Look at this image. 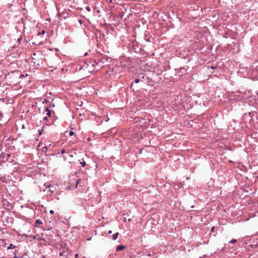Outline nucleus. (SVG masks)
<instances>
[{"label":"nucleus","mask_w":258,"mask_h":258,"mask_svg":"<svg viewBox=\"0 0 258 258\" xmlns=\"http://www.w3.org/2000/svg\"><path fill=\"white\" fill-rule=\"evenodd\" d=\"M237 241L236 239H232L229 241V243H234Z\"/></svg>","instance_id":"f8f14e48"},{"label":"nucleus","mask_w":258,"mask_h":258,"mask_svg":"<svg viewBox=\"0 0 258 258\" xmlns=\"http://www.w3.org/2000/svg\"><path fill=\"white\" fill-rule=\"evenodd\" d=\"M14 254H15V256L13 258H23V256H21V257L17 256L16 253H14Z\"/></svg>","instance_id":"a211bd4d"},{"label":"nucleus","mask_w":258,"mask_h":258,"mask_svg":"<svg viewBox=\"0 0 258 258\" xmlns=\"http://www.w3.org/2000/svg\"><path fill=\"white\" fill-rule=\"evenodd\" d=\"M41 32L44 33V32H45V30H43Z\"/></svg>","instance_id":"a878e982"},{"label":"nucleus","mask_w":258,"mask_h":258,"mask_svg":"<svg viewBox=\"0 0 258 258\" xmlns=\"http://www.w3.org/2000/svg\"><path fill=\"white\" fill-rule=\"evenodd\" d=\"M140 82V80L138 79H136L135 81L134 82L135 83L137 84Z\"/></svg>","instance_id":"2eb2a0df"},{"label":"nucleus","mask_w":258,"mask_h":258,"mask_svg":"<svg viewBox=\"0 0 258 258\" xmlns=\"http://www.w3.org/2000/svg\"><path fill=\"white\" fill-rule=\"evenodd\" d=\"M50 214H53L54 213V211L53 210H50L49 212Z\"/></svg>","instance_id":"412c9836"},{"label":"nucleus","mask_w":258,"mask_h":258,"mask_svg":"<svg viewBox=\"0 0 258 258\" xmlns=\"http://www.w3.org/2000/svg\"><path fill=\"white\" fill-rule=\"evenodd\" d=\"M119 235V233L118 232H116L115 234H114L113 235H112V239L113 240H116L117 237H118V236Z\"/></svg>","instance_id":"423d86ee"},{"label":"nucleus","mask_w":258,"mask_h":258,"mask_svg":"<svg viewBox=\"0 0 258 258\" xmlns=\"http://www.w3.org/2000/svg\"><path fill=\"white\" fill-rule=\"evenodd\" d=\"M150 33H144V38L146 41L147 42H151L152 39L153 38L151 37H149Z\"/></svg>","instance_id":"7ed1b4c3"},{"label":"nucleus","mask_w":258,"mask_h":258,"mask_svg":"<svg viewBox=\"0 0 258 258\" xmlns=\"http://www.w3.org/2000/svg\"><path fill=\"white\" fill-rule=\"evenodd\" d=\"M45 33H38V35H40V34H42V35H43Z\"/></svg>","instance_id":"bb28decb"},{"label":"nucleus","mask_w":258,"mask_h":258,"mask_svg":"<svg viewBox=\"0 0 258 258\" xmlns=\"http://www.w3.org/2000/svg\"><path fill=\"white\" fill-rule=\"evenodd\" d=\"M88 55V52H86V53H84V56H86V55Z\"/></svg>","instance_id":"b1692460"},{"label":"nucleus","mask_w":258,"mask_h":258,"mask_svg":"<svg viewBox=\"0 0 258 258\" xmlns=\"http://www.w3.org/2000/svg\"><path fill=\"white\" fill-rule=\"evenodd\" d=\"M79 22H80V24H81V23H82V20H79Z\"/></svg>","instance_id":"c756f323"},{"label":"nucleus","mask_w":258,"mask_h":258,"mask_svg":"<svg viewBox=\"0 0 258 258\" xmlns=\"http://www.w3.org/2000/svg\"><path fill=\"white\" fill-rule=\"evenodd\" d=\"M74 134V132H73V131H71V132H70V133H69V135H70V136H73Z\"/></svg>","instance_id":"6ab92c4d"},{"label":"nucleus","mask_w":258,"mask_h":258,"mask_svg":"<svg viewBox=\"0 0 258 258\" xmlns=\"http://www.w3.org/2000/svg\"><path fill=\"white\" fill-rule=\"evenodd\" d=\"M75 256H76V257H77L78 256V254H76Z\"/></svg>","instance_id":"c85d7f7f"},{"label":"nucleus","mask_w":258,"mask_h":258,"mask_svg":"<svg viewBox=\"0 0 258 258\" xmlns=\"http://www.w3.org/2000/svg\"><path fill=\"white\" fill-rule=\"evenodd\" d=\"M108 233L109 234H111L112 233V231L111 230H109Z\"/></svg>","instance_id":"5701e85b"},{"label":"nucleus","mask_w":258,"mask_h":258,"mask_svg":"<svg viewBox=\"0 0 258 258\" xmlns=\"http://www.w3.org/2000/svg\"><path fill=\"white\" fill-rule=\"evenodd\" d=\"M4 206L8 210H10L12 209V205L8 201H6L5 203H4Z\"/></svg>","instance_id":"f03ea898"},{"label":"nucleus","mask_w":258,"mask_h":258,"mask_svg":"<svg viewBox=\"0 0 258 258\" xmlns=\"http://www.w3.org/2000/svg\"><path fill=\"white\" fill-rule=\"evenodd\" d=\"M125 247V245H120L116 247V251H120L123 250Z\"/></svg>","instance_id":"20e7f679"},{"label":"nucleus","mask_w":258,"mask_h":258,"mask_svg":"<svg viewBox=\"0 0 258 258\" xmlns=\"http://www.w3.org/2000/svg\"><path fill=\"white\" fill-rule=\"evenodd\" d=\"M214 229H215V227H213L211 228V231L213 232L214 230Z\"/></svg>","instance_id":"4be33fe9"},{"label":"nucleus","mask_w":258,"mask_h":258,"mask_svg":"<svg viewBox=\"0 0 258 258\" xmlns=\"http://www.w3.org/2000/svg\"><path fill=\"white\" fill-rule=\"evenodd\" d=\"M44 119L46 120L47 119V118L46 117L44 118Z\"/></svg>","instance_id":"2f4dec72"},{"label":"nucleus","mask_w":258,"mask_h":258,"mask_svg":"<svg viewBox=\"0 0 258 258\" xmlns=\"http://www.w3.org/2000/svg\"><path fill=\"white\" fill-rule=\"evenodd\" d=\"M39 131V135H40L41 134L42 131Z\"/></svg>","instance_id":"cd10ccee"},{"label":"nucleus","mask_w":258,"mask_h":258,"mask_svg":"<svg viewBox=\"0 0 258 258\" xmlns=\"http://www.w3.org/2000/svg\"><path fill=\"white\" fill-rule=\"evenodd\" d=\"M22 40V36H21L20 37V38H18V42H19V43H21Z\"/></svg>","instance_id":"ddd939ff"},{"label":"nucleus","mask_w":258,"mask_h":258,"mask_svg":"<svg viewBox=\"0 0 258 258\" xmlns=\"http://www.w3.org/2000/svg\"><path fill=\"white\" fill-rule=\"evenodd\" d=\"M65 152H66V150H65L64 149H62V150L61 151V154H64Z\"/></svg>","instance_id":"aec40b11"},{"label":"nucleus","mask_w":258,"mask_h":258,"mask_svg":"<svg viewBox=\"0 0 258 258\" xmlns=\"http://www.w3.org/2000/svg\"><path fill=\"white\" fill-rule=\"evenodd\" d=\"M14 248H15V246L13 244H10L9 246L8 247V250L10 249H14Z\"/></svg>","instance_id":"9d476101"},{"label":"nucleus","mask_w":258,"mask_h":258,"mask_svg":"<svg viewBox=\"0 0 258 258\" xmlns=\"http://www.w3.org/2000/svg\"><path fill=\"white\" fill-rule=\"evenodd\" d=\"M99 35V38L101 39V34L100 33H94V36H93L92 37H95V38L97 40V41H98V35Z\"/></svg>","instance_id":"39448f33"},{"label":"nucleus","mask_w":258,"mask_h":258,"mask_svg":"<svg viewBox=\"0 0 258 258\" xmlns=\"http://www.w3.org/2000/svg\"><path fill=\"white\" fill-rule=\"evenodd\" d=\"M81 182H82V180H81V179H78V180H77L76 181V188L77 187V185H78V184H79Z\"/></svg>","instance_id":"9b49d317"},{"label":"nucleus","mask_w":258,"mask_h":258,"mask_svg":"<svg viewBox=\"0 0 258 258\" xmlns=\"http://www.w3.org/2000/svg\"><path fill=\"white\" fill-rule=\"evenodd\" d=\"M36 224H42V222L40 220L37 219L36 220Z\"/></svg>","instance_id":"4468645a"},{"label":"nucleus","mask_w":258,"mask_h":258,"mask_svg":"<svg viewBox=\"0 0 258 258\" xmlns=\"http://www.w3.org/2000/svg\"><path fill=\"white\" fill-rule=\"evenodd\" d=\"M36 53H34L33 54H31V57L33 59H34V56H36Z\"/></svg>","instance_id":"dca6fc26"},{"label":"nucleus","mask_w":258,"mask_h":258,"mask_svg":"<svg viewBox=\"0 0 258 258\" xmlns=\"http://www.w3.org/2000/svg\"><path fill=\"white\" fill-rule=\"evenodd\" d=\"M108 57H102L101 58H98L97 60H95L94 62L96 63V64H104L108 61Z\"/></svg>","instance_id":"f257e3e1"},{"label":"nucleus","mask_w":258,"mask_h":258,"mask_svg":"<svg viewBox=\"0 0 258 258\" xmlns=\"http://www.w3.org/2000/svg\"><path fill=\"white\" fill-rule=\"evenodd\" d=\"M80 164L82 167H85L86 165V162L84 161V159H83V161L80 162Z\"/></svg>","instance_id":"1a4fd4ad"},{"label":"nucleus","mask_w":258,"mask_h":258,"mask_svg":"<svg viewBox=\"0 0 258 258\" xmlns=\"http://www.w3.org/2000/svg\"><path fill=\"white\" fill-rule=\"evenodd\" d=\"M25 128V126H24V125H22V128Z\"/></svg>","instance_id":"7c9ffc66"},{"label":"nucleus","mask_w":258,"mask_h":258,"mask_svg":"<svg viewBox=\"0 0 258 258\" xmlns=\"http://www.w3.org/2000/svg\"><path fill=\"white\" fill-rule=\"evenodd\" d=\"M85 8H86V9L88 11H91V9H90V8L89 6H87Z\"/></svg>","instance_id":"f3484780"},{"label":"nucleus","mask_w":258,"mask_h":258,"mask_svg":"<svg viewBox=\"0 0 258 258\" xmlns=\"http://www.w3.org/2000/svg\"><path fill=\"white\" fill-rule=\"evenodd\" d=\"M45 111L47 112V115L49 116H51V111L48 109V108H46L45 109Z\"/></svg>","instance_id":"0eeeda50"},{"label":"nucleus","mask_w":258,"mask_h":258,"mask_svg":"<svg viewBox=\"0 0 258 258\" xmlns=\"http://www.w3.org/2000/svg\"><path fill=\"white\" fill-rule=\"evenodd\" d=\"M215 68H216V67H212V69H215Z\"/></svg>","instance_id":"473e14b6"},{"label":"nucleus","mask_w":258,"mask_h":258,"mask_svg":"<svg viewBox=\"0 0 258 258\" xmlns=\"http://www.w3.org/2000/svg\"><path fill=\"white\" fill-rule=\"evenodd\" d=\"M2 112L1 111H0V116H2Z\"/></svg>","instance_id":"393cba45"},{"label":"nucleus","mask_w":258,"mask_h":258,"mask_svg":"<svg viewBox=\"0 0 258 258\" xmlns=\"http://www.w3.org/2000/svg\"><path fill=\"white\" fill-rule=\"evenodd\" d=\"M123 220L124 222H126L127 221L130 222L131 219L130 218L127 219V217L124 216L123 218Z\"/></svg>","instance_id":"6e6552de"}]
</instances>
